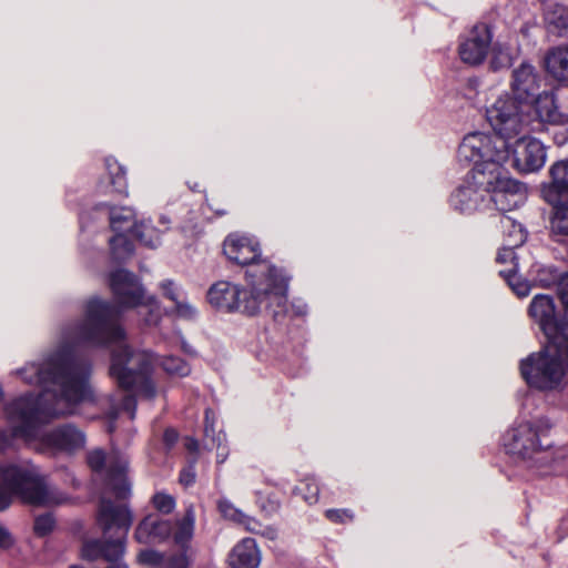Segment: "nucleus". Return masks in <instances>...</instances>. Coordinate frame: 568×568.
Here are the masks:
<instances>
[{"instance_id":"obj_1","label":"nucleus","mask_w":568,"mask_h":568,"mask_svg":"<svg viewBox=\"0 0 568 568\" xmlns=\"http://www.w3.org/2000/svg\"><path fill=\"white\" fill-rule=\"evenodd\" d=\"M85 318L82 323L68 326L62 332L63 344L58 351L50 354L41 363H33L38 367L45 368L44 375L49 378L61 379L73 389L74 394L81 395V399L74 403L72 415L77 413L78 405L90 403L106 412L109 418L108 432L115 430V419L121 410L130 415V419L135 417L136 399L130 394H108L95 396L89 385L91 373L90 365L78 358L71 351V346L83 344L93 346L116 345L112 353L110 375L116 379L123 390H134L148 398L155 396V386L148 377L154 362V355L145 351H133L126 344L125 331L120 324V311L109 302L99 297L90 298L85 304ZM67 416V414L59 415ZM38 425V436L31 442L39 439L38 449L53 452H74L85 444V436L78 427L72 424H65L53 430L41 435V425Z\"/></svg>"},{"instance_id":"obj_2","label":"nucleus","mask_w":568,"mask_h":568,"mask_svg":"<svg viewBox=\"0 0 568 568\" xmlns=\"http://www.w3.org/2000/svg\"><path fill=\"white\" fill-rule=\"evenodd\" d=\"M45 368L34 364H27L18 371L27 384L42 387L38 396L28 394L8 403L4 407L8 429L0 430V453L12 448L16 438L31 443L38 436V425L50 417L72 413L74 403L81 395L74 394L65 382L49 378L44 375Z\"/></svg>"},{"instance_id":"obj_3","label":"nucleus","mask_w":568,"mask_h":568,"mask_svg":"<svg viewBox=\"0 0 568 568\" xmlns=\"http://www.w3.org/2000/svg\"><path fill=\"white\" fill-rule=\"evenodd\" d=\"M288 281L284 271L275 265L255 264L245 271V288L219 281L209 288L206 297L211 306L221 312L252 316L266 310L277 318L287 312Z\"/></svg>"},{"instance_id":"obj_4","label":"nucleus","mask_w":568,"mask_h":568,"mask_svg":"<svg viewBox=\"0 0 568 568\" xmlns=\"http://www.w3.org/2000/svg\"><path fill=\"white\" fill-rule=\"evenodd\" d=\"M529 106L513 99L510 94L500 95L486 109V119L494 134L471 132L460 142L457 156L463 160L489 159L507 161L510 155V141L520 134H529Z\"/></svg>"},{"instance_id":"obj_5","label":"nucleus","mask_w":568,"mask_h":568,"mask_svg":"<svg viewBox=\"0 0 568 568\" xmlns=\"http://www.w3.org/2000/svg\"><path fill=\"white\" fill-rule=\"evenodd\" d=\"M0 476L4 484V488L0 487V510L10 505L12 495L34 506H52L64 501V497L45 483L29 460L0 464ZM13 544L12 535L0 525V548L9 549Z\"/></svg>"},{"instance_id":"obj_6","label":"nucleus","mask_w":568,"mask_h":568,"mask_svg":"<svg viewBox=\"0 0 568 568\" xmlns=\"http://www.w3.org/2000/svg\"><path fill=\"white\" fill-rule=\"evenodd\" d=\"M520 374L531 388L559 390L568 376V338L548 341L538 352L520 361Z\"/></svg>"},{"instance_id":"obj_7","label":"nucleus","mask_w":568,"mask_h":568,"mask_svg":"<svg viewBox=\"0 0 568 568\" xmlns=\"http://www.w3.org/2000/svg\"><path fill=\"white\" fill-rule=\"evenodd\" d=\"M133 523V515L128 506H115L108 499H101L98 524L105 537L104 541L91 540L83 545L82 557L95 560L100 557L108 561H118L125 551V540Z\"/></svg>"},{"instance_id":"obj_8","label":"nucleus","mask_w":568,"mask_h":568,"mask_svg":"<svg viewBox=\"0 0 568 568\" xmlns=\"http://www.w3.org/2000/svg\"><path fill=\"white\" fill-rule=\"evenodd\" d=\"M551 423L546 417L523 422L508 429L503 444L507 454L532 466L534 462L544 460L542 455L551 446L548 434Z\"/></svg>"},{"instance_id":"obj_9","label":"nucleus","mask_w":568,"mask_h":568,"mask_svg":"<svg viewBox=\"0 0 568 568\" xmlns=\"http://www.w3.org/2000/svg\"><path fill=\"white\" fill-rule=\"evenodd\" d=\"M490 171L483 166L477 169L475 181L487 185L489 206L494 204L501 214L510 212L524 204L526 187L519 181L511 179L504 169L506 161L489 160Z\"/></svg>"},{"instance_id":"obj_10","label":"nucleus","mask_w":568,"mask_h":568,"mask_svg":"<svg viewBox=\"0 0 568 568\" xmlns=\"http://www.w3.org/2000/svg\"><path fill=\"white\" fill-rule=\"evenodd\" d=\"M460 162L473 163L474 166L467 174L464 182L450 194V207L460 214H473L477 211L489 207L487 185L479 184L475 181L477 169L490 171L489 159L463 160Z\"/></svg>"},{"instance_id":"obj_11","label":"nucleus","mask_w":568,"mask_h":568,"mask_svg":"<svg viewBox=\"0 0 568 568\" xmlns=\"http://www.w3.org/2000/svg\"><path fill=\"white\" fill-rule=\"evenodd\" d=\"M87 462L95 473H102L106 466L105 486L118 499H126L131 495V483L126 476L128 459L121 453L113 450L106 458L102 449L88 453Z\"/></svg>"},{"instance_id":"obj_12","label":"nucleus","mask_w":568,"mask_h":568,"mask_svg":"<svg viewBox=\"0 0 568 568\" xmlns=\"http://www.w3.org/2000/svg\"><path fill=\"white\" fill-rule=\"evenodd\" d=\"M547 160L546 146L536 138L520 134L510 141V155L506 161L521 173L538 172Z\"/></svg>"},{"instance_id":"obj_13","label":"nucleus","mask_w":568,"mask_h":568,"mask_svg":"<svg viewBox=\"0 0 568 568\" xmlns=\"http://www.w3.org/2000/svg\"><path fill=\"white\" fill-rule=\"evenodd\" d=\"M567 316L568 313L566 312ZM529 315L539 325L547 341L568 338V321L559 320L555 301L546 294L536 295L529 305Z\"/></svg>"},{"instance_id":"obj_14","label":"nucleus","mask_w":568,"mask_h":568,"mask_svg":"<svg viewBox=\"0 0 568 568\" xmlns=\"http://www.w3.org/2000/svg\"><path fill=\"white\" fill-rule=\"evenodd\" d=\"M109 285L120 307L135 308L143 304L145 290L133 273L124 268L116 270L110 274Z\"/></svg>"},{"instance_id":"obj_15","label":"nucleus","mask_w":568,"mask_h":568,"mask_svg":"<svg viewBox=\"0 0 568 568\" xmlns=\"http://www.w3.org/2000/svg\"><path fill=\"white\" fill-rule=\"evenodd\" d=\"M541 75L532 64L520 63L513 70L511 98L531 108L534 99L541 92Z\"/></svg>"},{"instance_id":"obj_16","label":"nucleus","mask_w":568,"mask_h":568,"mask_svg":"<svg viewBox=\"0 0 568 568\" xmlns=\"http://www.w3.org/2000/svg\"><path fill=\"white\" fill-rule=\"evenodd\" d=\"M223 251L230 261L245 266V271L255 264L273 265L270 261L260 258L261 247L258 242L246 235H229L224 241Z\"/></svg>"},{"instance_id":"obj_17","label":"nucleus","mask_w":568,"mask_h":568,"mask_svg":"<svg viewBox=\"0 0 568 568\" xmlns=\"http://www.w3.org/2000/svg\"><path fill=\"white\" fill-rule=\"evenodd\" d=\"M493 32L488 24H476L468 37L459 44V57L463 62L469 65H478L487 57L491 44Z\"/></svg>"},{"instance_id":"obj_18","label":"nucleus","mask_w":568,"mask_h":568,"mask_svg":"<svg viewBox=\"0 0 568 568\" xmlns=\"http://www.w3.org/2000/svg\"><path fill=\"white\" fill-rule=\"evenodd\" d=\"M550 182L541 187V194L549 204H558L560 200L568 199V160L555 162L550 169Z\"/></svg>"},{"instance_id":"obj_19","label":"nucleus","mask_w":568,"mask_h":568,"mask_svg":"<svg viewBox=\"0 0 568 568\" xmlns=\"http://www.w3.org/2000/svg\"><path fill=\"white\" fill-rule=\"evenodd\" d=\"M262 560V554L254 538H243L232 549L229 555V565L231 568H258Z\"/></svg>"},{"instance_id":"obj_20","label":"nucleus","mask_w":568,"mask_h":568,"mask_svg":"<svg viewBox=\"0 0 568 568\" xmlns=\"http://www.w3.org/2000/svg\"><path fill=\"white\" fill-rule=\"evenodd\" d=\"M531 106H534L540 123L568 124V114L559 111L552 91H541L534 99Z\"/></svg>"},{"instance_id":"obj_21","label":"nucleus","mask_w":568,"mask_h":568,"mask_svg":"<svg viewBox=\"0 0 568 568\" xmlns=\"http://www.w3.org/2000/svg\"><path fill=\"white\" fill-rule=\"evenodd\" d=\"M172 535L170 520L144 518L134 531V538L140 544H154L169 539Z\"/></svg>"},{"instance_id":"obj_22","label":"nucleus","mask_w":568,"mask_h":568,"mask_svg":"<svg viewBox=\"0 0 568 568\" xmlns=\"http://www.w3.org/2000/svg\"><path fill=\"white\" fill-rule=\"evenodd\" d=\"M545 67L549 75L568 87V44L550 49L545 57Z\"/></svg>"},{"instance_id":"obj_23","label":"nucleus","mask_w":568,"mask_h":568,"mask_svg":"<svg viewBox=\"0 0 568 568\" xmlns=\"http://www.w3.org/2000/svg\"><path fill=\"white\" fill-rule=\"evenodd\" d=\"M537 275L535 277L536 283L542 287H549L555 284L558 285V293L560 300L565 306V311L568 313V273L561 275L552 266H538Z\"/></svg>"},{"instance_id":"obj_24","label":"nucleus","mask_w":568,"mask_h":568,"mask_svg":"<svg viewBox=\"0 0 568 568\" xmlns=\"http://www.w3.org/2000/svg\"><path fill=\"white\" fill-rule=\"evenodd\" d=\"M498 223L504 235V242L507 245L521 246L526 242L527 233L525 229L513 216L500 214Z\"/></svg>"},{"instance_id":"obj_25","label":"nucleus","mask_w":568,"mask_h":568,"mask_svg":"<svg viewBox=\"0 0 568 568\" xmlns=\"http://www.w3.org/2000/svg\"><path fill=\"white\" fill-rule=\"evenodd\" d=\"M176 530L173 534V539L181 548H186L194 535L195 528V509L193 505H189L181 519L175 523Z\"/></svg>"},{"instance_id":"obj_26","label":"nucleus","mask_w":568,"mask_h":568,"mask_svg":"<svg viewBox=\"0 0 568 568\" xmlns=\"http://www.w3.org/2000/svg\"><path fill=\"white\" fill-rule=\"evenodd\" d=\"M138 560L140 564L152 568H185L184 556L174 557L168 560L162 552L154 549H145L140 551Z\"/></svg>"},{"instance_id":"obj_27","label":"nucleus","mask_w":568,"mask_h":568,"mask_svg":"<svg viewBox=\"0 0 568 568\" xmlns=\"http://www.w3.org/2000/svg\"><path fill=\"white\" fill-rule=\"evenodd\" d=\"M135 225V211L129 206L112 207L110 210V226L114 232H133Z\"/></svg>"},{"instance_id":"obj_28","label":"nucleus","mask_w":568,"mask_h":568,"mask_svg":"<svg viewBox=\"0 0 568 568\" xmlns=\"http://www.w3.org/2000/svg\"><path fill=\"white\" fill-rule=\"evenodd\" d=\"M545 20L549 28L562 34L568 30V8L562 4H554L546 11Z\"/></svg>"},{"instance_id":"obj_29","label":"nucleus","mask_w":568,"mask_h":568,"mask_svg":"<svg viewBox=\"0 0 568 568\" xmlns=\"http://www.w3.org/2000/svg\"><path fill=\"white\" fill-rule=\"evenodd\" d=\"M109 242L111 254L115 261H124L133 255L134 246L123 232H115Z\"/></svg>"},{"instance_id":"obj_30","label":"nucleus","mask_w":568,"mask_h":568,"mask_svg":"<svg viewBox=\"0 0 568 568\" xmlns=\"http://www.w3.org/2000/svg\"><path fill=\"white\" fill-rule=\"evenodd\" d=\"M240 526H243V528L254 535H260L265 539L268 540H275L278 537V531L274 526L270 525H263L261 521H258L256 518L251 517L248 515H244Z\"/></svg>"},{"instance_id":"obj_31","label":"nucleus","mask_w":568,"mask_h":568,"mask_svg":"<svg viewBox=\"0 0 568 568\" xmlns=\"http://www.w3.org/2000/svg\"><path fill=\"white\" fill-rule=\"evenodd\" d=\"M554 206V214L550 221L551 231L554 234L568 235V199L565 202L560 200Z\"/></svg>"},{"instance_id":"obj_32","label":"nucleus","mask_w":568,"mask_h":568,"mask_svg":"<svg viewBox=\"0 0 568 568\" xmlns=\"http://www.w3.org/2000/svg\"><path fill=\"white\" fill-rule=\"evenodd\" d=\"M133 235L145 246L155 248L161 243V232L146 222L135 225Z\"/></svg>"},{"instance_id":"obj_33","label":"nucleus","mask_w":568,"mask_h":568,"mask_svg":"<svg viewBox=\"0 0 568 568\" xmlns=\"http://www.w3.org/2000/svg\"><path fill=\"white\" fill-rule=\"evenodd\" d=\"M138 307L146 325H158L161 318V307L155 297L145 295L143 304Z\"/></svg>"},{"instance_id":"obj_34","label":"nucleus","mask_w":568,"mask_h":568,"mask_svg":"<svg viewBox=\"0 0 568 568\" xmlns=\"http://www.w3.org/2000/svg\"><path fill=\"white\" fill-rule=\"evenodd\" d=\"M499 274L519 297H525L530 293V284L517 274V270H500Z\"/></svg>"},{"instance_id":"obj_35","label":"nucleus","mask_w":568,"mask_h":568,"mask_svg":"<svg viewBox=\"0 0 568 568\" xmlns=\"http://www.w3.org/2000/svg\"><path fill=\"white\" fill-rule=\"evenodd\" d=\"M105 165L114 190L118 193H125L126 180L123 168L115 160L110 158L105 160Z\"/></svg>"},{"instance_id":"obj_36","label":"nucleus","mask_w":568,"mask_h":568,"mask_svg":"<svg viewBox=\"0 0 568 568\" xmlns=\"http://www.w3.org/2000/svg\"><path fill=\"white\" fill-rule=\"evenodd\" d=\"M163 369L172 376L183 377L190 374V365L182 358L175 356H165L161 361Z\"/></svg>"},{"instance_id":"obj_37","label":"nucleus","mask_w":568,"mask_h":568,"mask_svg":"<svg viewBox=\"0 0 568 568\" xmlns=\"http://www.w3.org/2000/svg\"><path fill=\"white\" fill-rule=\"evenodd\" d=\"M217 509L221 514V516L229 521H232L236 525H239L245 515L244 511H242L240 508H237L229 498L221 497L217 500Z\"/></svg>"},{"instance_id":"obj_38","label":"nucleus","mask_w":568,"mask_h":568,"mask_svg":"<svg viewBox=\"0 0 568 568\" xmlns=\"http://www.w3.org/2000/svg\"><path fill=\"white\" fill-rule=\"evenodd\" d=\"M294 494L303 495V498L308 504H315L320 496V486L314 477H307L304 480V487H296Z\"/></svg>"},{"instance_id":"obj_39","label":"nucleus","mask_w":568,"mask_h":568,"mask_svg":"<svg viewBox=\"0 0 568 568\" xmlns=\"http://www.w3.org/2000/svg\"><path fill=\"white\" fill-rule=\"evenodd\" d=\"M174 305L172 313L176 317L185 321H193L197 317L199 312L196 307L187 301L186 295L180 298L179 302L174 303Z\"/></svg>"},{"instance_id":"obj_40","label":"nucleus","mask_w":568,"mask_h":568,"mask_svg":"<svg viewBox=\"0 0 568 568\" xmlns=\"http://www.w3.org/2000/svg\"><path fill=\"white\" fill-rule=\"evenodd\" d=\"M491 67L495 70L507 68L511 64V54L508 48H504L500 44H495L491 48Z\"/></svg>"},{"instance_id":"obj_41","label":"nucleus","mask_w":568,"mask_h":568,"mask_svg":"<svg viewBox=\"0 0 568 568\" xmlns=\"http://www.w3.org/2000/svg\"><path fill=\"white\" fill-rule=\"evenodd\" d=\"M153 506L162 514H171L176 506L175 498L164 491H159L152 497Z\"/></svg>"},{"instance_id":"obj_42","label":"nucleus","mask_w":568,"mask_h":568,"mask_svg":"<svg viewBox=\"0 0 568 568\" xmlns=\"http://www.w3.org/2000/svg\"><path fill=\"white\" fill-rule=\"evenodd\" d=\"M517 246H510L507 245V243H503L501 248L498 251L497 254V262L499 264H507L509 263L513 267L510 270H517L518 268V262H517V255L515 253V248Z\"/></svg>"},{"instance_id":"obj_43","label":"nucleus","mask_w":568,"mask_h":568,"mask_svg":"<svg viewBox=\"0 0 568 568\" xmlns=\"http://www.w3.org/2000/svg\"><path fill=\"white\" fill-rule=\"evenodd\" d=\"M212 438L213 445L216 447V463L219 465L223 464L230 454V449L226 445V436L223 432H217V434Z\"/></svg>"},{"instance_id":"obj_44","label":"nucleus","mask_w":568,"mask_h":568,"mask_svg":"<svg viewBox=\"0 0 568 568\" xmlns=\"http://www.w3.org/2000/svg\"><path fill=\"white\" fill-rule=\"evenodd\" d=\"M160 287L163 295L173 303L179 302L185 295L184 291L171 280L161 282Z\"/></svg>"},{"instance_id":"obj_45","label":"nucleus","mask_w":568,"mask_h":568,"mask_svg":"<svg viewBox=\"0 0 568 568\" xmlns=\"http://www.w3.org/2000/svg\"><path fill=\"white\" fill-rule=\"evenodd\" d=\"M53 526V517L51 515H42L36 518L34 531L40 536H44L52 530Z\"/></svg>"},{"instance_id":"obj_46","label":"nucleus","mask_w":568,"mask_h":568,"mask_svg":"<svg viewBox=\"0 0 568 568\" xmlns=\"http://www.w3.org/2000/svg\"><path fill=\"white\" fill-rule=\"evenodd\" d=\"M204 434L206 438L215 436V415L211 408L205 409Z\"/></svg>"},{"instance_id":"obj_47","label":"nucleus","mask_w":568,"mask_h":568,"mask_svg":"<svg viewBox=\"0 0 568 568\" xmlns=\"http://www.w3.org/2000/svg\"><path fill=\"white\" fill-rule=\"evenodd\" d=\"M326 517L334 523H344L353 519V515L346 509H328L326 510Z\"/></svg>"},{"instance_id":"obj_48","label":"nucleus","mask_w":568,"mask_h":568,"mask_svg":"<svg viewBox=\"0 0 568 568\" xmlns=\"http://www.w3.org/2000/svg\"><path fill=\"white\" fill-rule=\"evenodd\" d=\"M195 481L194 463L184 468L180 474V483L184 486H190Z\"/></svg>"},{"instance_id":"obj_49","label":"nucleus","mask_w":568,"mask_h":568,"mask_svg":"<svg viewBox=\"0 0 568 568\" xmlns=\"http://www.w3.org/2000/svg\"><path fill=\"white\" fill-rule=\"evenodd\" d=\"M178 432L173 428H169L163 434V440L168 447H172L178 442Z\"/></svg>"},{"instance_id":"obj_50","label":"nucleus","mask_w":568,"mask_h":568,"mask_svg":"<svg viewBox=\"0 0 568 568\" xmlns=\"http://www.w3.org/2000/svg\"><path fill=\"white\" fill-rule=\"evenodd\" d=\"M186 447L189 450L196 452L199 448V443L194 438H189L186 442Z\"/></svg>"},{"instance_id":"obj_51","label":"nucleus","mask_w":568,"mask_h":568,"mask_svg":"<svg viewBox=\"0 0 568 568\" xmlns=\"http://www.w3.org/2000/svg\"><path fill=\"white\" fill-rule=\"evenodd\" d=\"M292 307L296 315H304L306 313V305L301 303L300 305L293 304Z\"/></svg>"},{"instance_id":"obj_52","label":"nucleus","mask_w":568,"mask_h":568,"mask_svg":"<svg viewBox=\"0 0 568 568\" xmlns=\"http://www.w3.org/2000/svg\"><path fill=\"white\" fill-rule=\"evenodd\" d=\"M568 140V131L564 130L560 132L559 136H556V142L558 144L565 143Z\"/></svg>"},{"instance_id":"obj_53","label":"nucleus","mask_w":568,"mask_h":568,"mask_svg":"<svg viewBox=\"0 0 568 568\" xmlns=\"http://www.w3.org/2000/svg\"><path fill=\"white\" fill-rule=\"evenodd\" d=\"M159 222L165 226V230H169V225L171 224V220L166 215H161Z\"/></svg>"},{"instance_id":"obj_54","label":"nucleus","mask_w":568,"mask_h":568,"mask_svg":"<svg viewBox=\"0 0 568 568\" xmlns=\"http://www.w3.org/2000/svg\"><path fill=\"white\" fill-rule=\"evenodd\" d=\"M182 345H183V349H184V351H187V349H186L185 342H182Z\"/></svg>"}]
</instances>
